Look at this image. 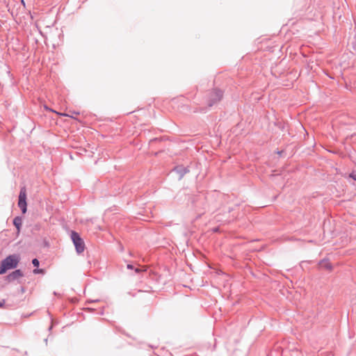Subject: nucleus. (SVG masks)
Returning <instances> with one entry per match:
<instances>
[{
    "label": "nucleus",
    "mask_w": 356,
    "mask_h": 356,
    "mask_svg": "<svg viewBox=\"0 0 356 356\" xmlns=\"http://www.w3.org/2000/svg\"><path fill=\"white\" fill-rule=\"evenodd\" d=\"M350 177H353L354 179H356L355 177H354V175H350Z\"/></svg>",
    "instance_id": "4468645a"
},
{
    "label": "nucleus",
    "mask_w": 356,
    "mask_h": 356,
    "mask_svg": "<svg viewBox=\"0 0 356 356\" xmlns=\"http://www.w3.org/2000/svg\"><path fill=\"white\" fill-rule=\"evenodd\" d=\"M174 170L179 175V179H181L185 174L189 172L188 168L183 166H177L175 168Z\"/></svg>",
    "instance_id": "39448f33"
},
{
    "label": "nucleus",
    "mask_w": 356,
    "mask_h": 356,
    "mask_svg": "<svg viewBox=\"0 0 356 356\" xmlns=\"http://www.w3.org/2000/svg\"><path fill=\"white\" fill-rule=\"evenodd\" d=\"M22 4L25 5L24 0H22Z\"/></svg>",
    "instance_id": "2eb2a0df"
},
{
    "label": "nucleus",
    "mask_w": 356,
    "mask_h": 356,
    "mask_svg": "<svg viewBox=\"0 0 356 356\" xmlns=\"http://www.w3.org/2000/svg\"><path fill=\"white\" fill-rule=\"evenodd\" d=\"M70 236L75 247L76 252L78 254L82 253L85 249V243L83 239L81 238L79 234L74 231L71 232Z\"/></svg>",
    "instance_id": "f03ea898"
},
{
    "label": "nucleus",
    "mask_w": 356,
    "mask_h": 356,
    "mask_svg": "<svg viewBox=\"0 0 356 356\" xmlns=\"http://www.w3.org/2000/svg\"><path fill=\"white\" fill-rule=\"evenodd\" d=\"M4 302H5L4 300H3L2 301H0V307H2L3 306Z\"/></svg>",
    "instance_id": "ddd939ff"
},
{
    "label": "nucleus",
    "mask_w": 356,
    "mask_h": 356,
    "mask_svg": "<svg viewBox=\"0 0 356 356\" xmlns=\"http://www.w3.org/2000/svg\"><path fill=\"white\" fill-rule=\"evenodd\" d=\"M32 264H33V265L34 266L38 267V266H39V264H40V262H39L38 259H33L32 260Z\"/></svg>",
    "instance_id": "1a4fd4ad"
},
{
    "label": "nucleus",
    "mask_w": 356,
    "mask_h": 356,
    "mask_svg": "<svg viewBox=\"0 0 356 356\" xmlns=\"http://www.w3.org/2000/svg\"><path fill=\"white\" fill-rule=\"evenodd\" d=\"M23 274L20 270H15V271L12 272L8 277L10 281L15 280L20 277H22Z\"/></svg>",
    "instance_id": "423d86ee"
},
{
    "label": "nucleus",
    "mask_w": 356,
    "mask_h": 356,
    "mask_svg": "<svg viewBox=\"0 0 356 356\" xmlns=\"http://www.w3.org/2000/svg\"><path fill=\"white\" fill-rule=\"evenodd\" d=\"M134 270H135V272L136 273H140L141 271V270L140 268H134Z\"/></svg>",
    "instance_id": "f8f14e48"
},
{
    "label": "nucleus",
    "mask_w": 356,
    "mask_h": 356,
    "mask_svg": "<svg viewBox=\"0 0 356 356\" xmlns=\"http://www.w3.org/2000/svg\"><path fill=\"white\" fill-rule=\"evenodd\" d=\"M127 268L130 270H134V266L131 264H127Z\"/></svg>",
    "instance_id": "9d476101"
},
{
    "label": "nucleus",
    "mask_w": 356,
    "mask_h": 356,
    "mask_svg": "<svg viewBox=\"0 0 356 356\" xmlns=\"http://www.w3.org/2000/svg\"><path fill=\"white\" fill-rule=\"evenodd\" d=\"M19 262L17 255H9L5 258L0 264V275L6 273L7 270L15 268Z\"/></svg>",
    "instance_id": "f257e3e1"
},
{
    "label": "nucleus",
    "mask_w": 356,
    "mask_h": 356,
    "mask_svg": "<svg viewBox=\"0 0 356 356\" xmlns=\"http://www.w3.org/2000/svg\"><path fill=\"white\" fill-rule=\"evenodd\" d=\"M22 218L19 216L15 217L13 220V225L15 226V227L17 228L18 232H19V229H20V227L22 225Z\"/></svg>",
    "instance_id": "6e6552de"
},
{
    "label": "nucleus",
    "mask_w": 356,
    "mask_h": 356,
    "mask_svg": "<svg viewBox=\"0 0 356 356\" xmlns=\"http://www.w3.org/2000/svg\"><path fill=\"white\" fill-rule=\"evenodd\" d=\"M222 97V91L220 90L215 89L209 95V106H211L217 102L220 101Z\"/></svg>",
    "instance_id": "7ed1b4c3"
},
{
    "label": "nucleus",
    "mask_w": 356,
    "mask_h": 356,
    "mask_svg": "<svg viewBox=\"0 0 356 356\" xmlns=\"http://www.w3.org/2000/svg\"><path fill=\"white\" fill-rule=\"evenodd\" d=\"M26 195L24 188H22L19 195L18 206L21 209L22 212L25 213L26 212Z\"/></svg>",
    "instance_id": "20e7f679"
},
{
    "label": "nucleus",
    "mask_w": 356,
    "mask_h": 356,
    "mask_svg": "<svg viewBox=\"0 0 356 356\" xmlns=\"http://www.w3.org/2000/svg\"><path fill=\"white\" fill-rule=\"evenodd\" d=\"M320 267L321 268H325L327 270H331L332 269V265L331 264L327 261V260H322L319 263Z\"/></svg>",
    "instance_id": "0eeeda50"
},
{
    "label": "nucleus",
    "mask_w": 356,
    "mask_h": 356,
    "mask_svg": "<svg viewBox=\"0 0 356 356\" xmlns=\"http://www.w3.org/2000/svg\"><path fill=\"white\" fill-rule=\"evenodd\" d=\"M40 271H41V270H40V269H34L33 273L37 274V273H39Z\"/></svg>",
    "instance_id": "9b49d317"
}]
</instances>
